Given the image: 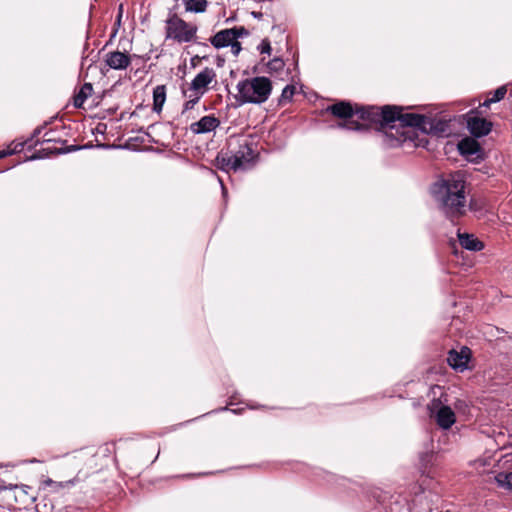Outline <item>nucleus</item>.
Segmentation results:
<instances>
[{"mask_svg":"<svg viewBox=\"0 0 512 512\" xmlns=\"http://www.w3.org/2000/svg\"><path fill=\"white\" fill-rule=\"evenodd\" d=\"M374 120H382L390 123L389 135L394 136L393 129H396L398 141L409 138L411 128H417L425 133L441 135L448 132L449 124L446 120L434 119L419 114L402 113L396 106H384L382 111L372 110Z\"/></svg>","mask_w":512,"mask_h":512,"instance_id":"1","label":"nucleus"},{"mask_svg":"<svg viewBox=\"0 0 512 512\" xmlns=\"http://www.w3.org/2000/svg\"><path fill=\"white\" fill-rule=\"evenodd\" d=\"M466 181L464 174L457 171L435 182L431 194L440 211L454 220L465 215L467 210Z\"/></svg>","mask_w":512,"mask_h":512,"instance_id":"2","label":"nucleus"},{"mask_svg":"<svg viewBox=\"0 0 512 512\" xmlns=\"http://www.w3.org/2000/svg\"><path fill=\"white\" fill-rule=\"evenodd\" d=\"M372 110L382 111L383 108L379 109L374 106L358 107L357 105L354 108L351 105V103L347 101H339L326 108V111L330 112L333 116L343 119V121H340L335 125V127L337 128L347 129L351 131H360L367 129L366 125L361 124L353 119L354 115H357L358 118L366 120L369 123L379 124L380 127L383 130H385L386 134H389L388 131L390 129V123H386L385 121L382 120H374L371 117L372 113L370 111Z\"/></svg>","mask_w":512,"mask_h":512,"instance_id":"3","label":"nucleus"},{"mask_svg":"<svg viewBox=\"0 0 512 512\" xmlns=\"http://www.w3.org/2000/svg\"><path fill=\"white\" fill-rule=\"evenodd\" d=\"M236 88L238 91L237 100L241 104H262L271 95L272 83L269 78L258 76L239 81Z\"/></svg>","mask_w":512,"mask_h":512,"instance_id":"4","label":"nucleus"},{"mask_svg":"<svg viewBox=\"0 0 512 512\" xmlns=\"http://www.w3.org/2000/svg\"><path fill=\"white\" fill-rule=\"evenodd\" d=\"M197 32V27L185 22L177 15L169 17L166 21V37L179 43L192 41Z\"/></svg>","mask_w":512,"mask_h":512,"instance_id":"5","label":"nucleus"},{"mask_svg":"<svg viewBox=\"0 0 512 512\" xmlns=\"http://www.w3.org/2000/svg\"><path fill=\"white\" fill-rule=\"evenodd\" d=\"M428 407L440 428L447 430L456 422L454 411L450 406L443 404L441 399H434Z\"/></svg>","mask_w":512,"mask_h":512,"instance_id":"6","label":"nucleus"},{"mask_svg":"<svg viewBox=\"0 0 512 512\" xmlns=\"http://www.w3.org/2000/svg\"><path fill=\"white\" fill-rule=\"evenodd\" d=\"M234 161V171L245 169L254 158V150L248 143L239 145L237 151L231 154Z\"/></svg>","mask_w":512,"mask_h":512,"instance_id":"7","label":"nucleus"},{"mask_svg":"<svg viewBox=\"0 0 512 512\" xmlns=\"http://www.w3.org/2000/svg\"><path fill=\"white\" fill-rule=\"evenodd\" d=\"M467 117V128L469 132L475 137H482L491 131V123L484 118L471 115Z\"/></svg>","mask_w":512,"mask_h":512,"instance_id":"8","label":"nucleus"},{"mask_svg":"<svg viewBox=\"0 0 512 512\" xmlns=\"http://www.w3.org/2000/svg\"><path fill=\"white\" fill-rule=\"evenodd\" d=\"M216 73L212 68L206 67L200 71L191 82V90L203 95L207 86L215 79Z\"/></svg>","mask_w":512,"mask_h":512,"instance_id":"9","label":"nucleus"},{"mask_svg":"<svg viewBox=\"0 0 512 512\" xmlns=\"http://www.w3.org/2000/svg\"><path fill=\"white\" fill-rule=\"evenodd\" d=\"M469 359L470 350L467 347H463L460 352L451 350L448 354L447 362L453 369L463 371L466 369Z\"/></svg>","mask_w":512,"mask_h":512,"instance_id":"10","label":"nucleus"},{"mask_svg":"<svg viewBox=\"0 0 512 512\" xmlns=\"http://www.w3.org/2000/svg\"><path fill=\"white\" fill-rule=\"evenodd\" d=\"M220 125V120L213 115L203 116L197 122L190 125V130L195 134H204L215 130Z\"/></svg>","mask_w":512,"mask_h":512,"instance_id":"11","label":"nucleus"},{"mask_svg":"<svg viewBox=\"0 0 512 512\" xmlns=\"http://www.w3.org/2000/svg\"><path fill=\"white\" fill-rule=\"evenodd\" d=\"M458 241L460 245L469 251H481L484 248V244L475 235L469 233H457Z\"/></svg>","mask_w":512,"mask_h":512,"instance_id":"12","label":"nucleus"},{"mask_svg":"<svg viewBox=\"0 0 512 512\" xmlns=\"http://www.w3.org/2000/svg\"><path fill=\"white\" fill-rule=\"evenodd\" d=\"M235 40L234 33L228 28L217 32L210 38L211 45L216 49L228 47Z\"/></svg>","mask_w":512,"mask_h":512,"instance_id":"13","label":"nucleus"},{"mask_svg":"<svg viewBox=\"0 0 512 512\" xmlns=\"http://www.w3.org/2000/svg\"><path fill=\"white\" fill-rule=\"evenodd\" d=\"M105 62L110 68L125 69L130 64V59L125 53L116 51L108 53Z\"/></svg>","mask_w":512,"mask_h":512,"instance_id":"14","label":"nucleus"},{"mask_svg":"<svg viewBox=\"0 0 512 512\" xmlns=\"http://www.w3.org/2000/svg\"><path fill=\"white\" fill-rule=\"evenodd\" d=\"M458 149L462 155L472 156L480 151V145L475 139L466 137L459 142Z\"/></svg>","mask_w":512,"mask_h":512,"instance_id":"15","label":"nucleus"},{"mask_svg":"<svg viewBox=\"0 0 512 512\" xmlns=\"http://www.w3.org/2000/svg\"><path fill=\"white\" fill-rule=\"evenodd\" d=\"M166 100V89L163 85H158L153 90V110L160 112Z\"/></svg>","mask_w":512,"mask_h":512,"instance_id":"16","label":"nucleus"},{"mask_svg":"<svg viewBox=\"0 0 512 512\" xmlns=\"http://www.w3.org/2000/svg\"><path fill=\"white\" fill-rule=\"evenodd\" d=\"M216 165L219 169L225 172L230 170L234 171V161L229 153L220 152L216 157Z\"/></svg>","mask_w":512,"mask_h":512,"instance_id":"17","label":"nucleus"},{"mask_svg":"<svg viewBox=\"0 0 512 512\" xmlns=\"http://www.w3.org/2000/svg\"><path fill=\"white\" fill-rule=\"evenodd\" d=\"M92 92L93 85L91 83H85L80 91L74 96V106L76 108H81L86 98L90 96Z\"/></svg>","mask_w":512,"mask_h":512,"instance_id":"18","label":"nucleus"},{"mask_svg":"<svg viewBox=\"0 0 512 512\" xmlns=\"http://www.w3.org/2000/svg\"><path fill=\"white\" fill-rule=\"evenodd\" d=\"M185 9L188 12L202 13L206 10V0H184Z\"/></svg>","mask_w":512,"mask_h":512,"instance_id":"19","label":"nucleus"},{"mask_svg":"<svg viewBox=\"0 0 512 512\" xmlns=\"http://www.w3.org/2000/svg\"><path fill=\"white\" fill-rule=\"evenodd\" d=\"M16 491V498H19L20 501L22 502H27V501H30V502H33L35 501V496L31 495L30 494V490L31 488L29 486H26V485H15L13 487Z\"/></svg>","mask_w":512,"mask_h":512,"instance_id":"20","label":"nucleus"},{"mask_svg":"<svg viewBox=\"0 0 512 512\" xmlns=\"http://www.w3.org/2000/svg\"><path fill=\"white\" fill-rule=\"evenodd\" d=\"M495 479L499 486L512 491V471L500 472L495 476Z\"/></svg>","mask_w":512,"mask_h":512,"instance_id":"21","label":"nucleus"},{"mask_svg":"<svg viewBox=\"0 0 512 512\" xmlns=\"http://www.w3.org/2000/svg\"><path fill=\"white\" fill-rule=\"evenodd\" d=\"M506 92H507V89L505 86H501V87L497 88L493 92V96L491 98L486 99L482 105L485 107H489L490 104L501 101L505 97Z\"/></svg>","mask_w":512,"mask_h":512,"instance_id":"22","label":"nucleus"},{"mask_svg":"<svg viewBox=\"0 0 512 512\" xmlns=\"http://www.w3.org/2000/svg\"><path fill=\"white\" fill-rule=\"evenodd\" d=\"M285 66L284 61L281 58H274L268 62L267 67L270 73L279 72Z\"/></svg>","mask_w":512,"mask_h":512,"instance_id":"23","label":"nucleus"},{"mask_svg":"<svg viewBox=\"0 0 512 512\" xmlns=\"http://www.w3.org/2000/svg\"><path fill=\"white\" fill-rule=\"evenodd\" d=\"M295 94V86L293 85H287L283 90L281 94V100L282 101H290L292 97Z\"/></svg>","mask_w":512,"mask_h":512,"instance_id":"24","label":"nucleus"},{"mask_svg":"<svg viewBox=\"0 0 512 512\" xmlns=\"http://www.w3.org/2000/svg\"><path fill=\"white\" fill-rule=\"evenodd\" d=\"M43 488H52L53 490H58L64 487V484L62 482H56L52 479H46L42 482Z\"/></svg>","mask_w":512,"mask_h":512,"instance_id":"25","label":"nucleus"},{"mask_svg":"<svg viewBox=\"0 0 512 512\" xmlns=\"http://www.w3.org/2000/svg\"><path fill=\"white\" fill-rule=\"evenodd\" d=\"M257 48L262 54L270 55L272 51L270 41L268 39H263Z\"/></svg>","mask_w":512,"mask_h":512,"instance_id":"26","label":"nucleus"},{"mask_svg":"<svg viewBox=\"0 0 512 512\" xmlns=\"http://www.w3.org/2000/svg\"><path fill=\"white\" fill-rule=\"evenodd\" d=\"M229 29L234 33L235 40H238V38H240V37L249 35L248 30L243 26L233 27V28H229Z\"/></svg>","mask_w":512,"mask_h":512,"instance_id":"27","label":"nucleus"},{"mask_svg":"<svg viewBox=\"0 0 512 512\" xmlns=\"http://www.w3.org/2000/svg\"><path fill=\"white\" fill-rule=\"evenodd\" d=\"M498 462L499 463H502L501 464V467H504L505 465L507 464H511L512 466V452L510 453H506L504 455H502L499 459H498Z\"/></svg>","mask_w":512,"mask_h":512,"instance_id":"28","label":"nucleus"},{"mask_svg":"<svg viewBox=\"0 0 512 512\" xmlns=\"http://www.w3.org/2000/svg\"><path fill=\"white\" fill-rule=\"evenodd\" d=\"M229 46L231 47V52L234 56H238L242 50L241 43L238 40H233L232 44Z\"/></svg>","mask_w":512,"mask_h":512,"instance_id":"29","label":"nucleus"},{"mask_svg":"<svg viewBox=\"0 0 512 512\" xmlns=\"http://www.w3.org/2000/svg\"><path fill=\"white\" fill-rule=\"evenodd\" d=\"M200 96H196L194 99H190L185 102L184 104V111H188L193 109V107L196 105V103L199 101Z\"/></svg>","mask_w":512,"mask_h":512,"instance_id":"30","label":"nucleus"},{"mask_svg":"<svg viewBox=\"0 0 512 512\" xmlns=\"http://www.w3.org/2000/svg\"><path fill=\"white\" fill-rule=\"evenodd\" d=\"M454 408L458 411H464L465 408L467 407V404L464 400H461V399H457L455 402H454Z\"/></svg>","mask_w":512,"mask_h":512,"instance_id":"31","label":"nucleus"},{"mask_svg":"<svg viewBox=\"0 0 512 512\" xmlns=\"http://www.w3.org/2000/svg\"><path fill=\"white\" fill-rule=\"evenodd\" d=\"M120 21H121V12L119 13V15L117 17V21L115 22V24H114V26H113V28L111 30V37L116 36L118 29L115 26L116 25L119 26L120 25Z\"/></svg>","mask_w":512,"mask_h":512,"instance_id":"32","label":"nucleus"},{"mask_svg":"<svg viewBox=\"0 0 512 512\" xmlns=\"http://www.w3.org/2000/svg\"><path fill=\"white\" fill-rule=\"evenodd\" d=\"M13 152L11 150H1L0 151V159L8 156V155H11Z\"/></svg>","mask_w":512,"mask_h":512,"instance_id":"33","label":"nucleus"},{"mask_svg":"<svg viewBox=\"0 0 512 512\" xmlns=\"http://www.w3.org/2000/svg\"><path fill=\"white\" fill-rule=\"evenodd\" d=\"M98 133H103L106 130V125L102 123H98L97 127Z\"/></svg>","mask_w":512,"mask_h":512,"instance_id":"34","label":"nucleus"},{"mask_svg":"<svg viewBox=\"0 0 512 512\" xmlns=\"http://www.w3.org/2000/svg\"><path fill=\"white\" fill-rule=\"evenodd\" d=\"M251 15L256 19H261L263 14L261 12L252 11Z\"/></svg>","mask_w":512,"mask_h":512,"instance_id":"35","label":"nucleus"},{"mask_svg":"<svg viewBox=\"0 0 512 512\" xmlns=\"http://www.w3.org/2000/svg\"><path fill=\"white\" fill-rule=\"evenodd\" d=\"M220 183H221V187H222V193H223V196L225 197L226 196V189L222 183V181L219 179Z\"/></svg>","mask_w":512,"mask_h":512,"instance_id":"36","label":"nucleus"},{"mask_svg":"<svg viewBox=\"0 0 512 512\" xmlns=\"http://www.w3.org/2000/svg\"><path fill=\"white\" fill-rule=\"evenodd\" d=\"M92 62H93V60H90V63H89V65H88V69H90V68H91V66H92Z\"/></svg>","mask_w":512,"mask_h":512,"instance_id":"37","label":"nucleus"},{"mask_svg":"<svg viewBox=\"0 0 512 512\" xmlns=\"http://www.w3.org/2000/svg\"><path fill=\"white\" fill-rule=\"evenodd\" d=\"M97 147H105L104 145H100L99 143L97 144Z\"/></svg>","mask_w":512,"mask_h":512,"instance_id":"38","label":"nucleus"}]
</instances>
